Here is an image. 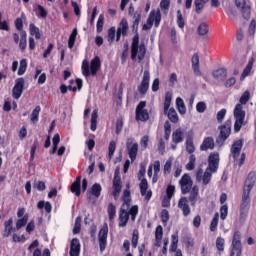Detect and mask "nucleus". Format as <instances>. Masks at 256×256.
I'll use <instances>...</instances> for the list:
<instances>
[{
    "label": "nucleus",
    "mask_w": 256,
    "mask_h": 256,
    "mask_svg": "<svg viewBox=\"0 0 256 256\" xmlns=\"http://www.w3.org/2000/svg\"><path fill=\"white\" fill-rule=\"evenodd\" d=\"M173 166V159L169 158L163 167V173L164 175H170L171 174V167Z\"/></svg>",
    "instance_id": "nucleus-57"
},
{
    "label": "nucleus",
    "mask_w": 256,
    "mask_h": 256,
    "mask_svg": "<svg viewBox=\"0 0 256 256\" xmlns=\"http://www.w3.org/2000/svg\"><path fill=\"white\" fill-rule=\"evenodd\" d=\"M14 25L17 31H20L19 49L22 53H25V50L27 49V31L23 30V19L17 18Z\"/></svg>",
    "instance_id": "nucleus-9"
},
{
    "label": "nucleus",
    "mask_w": 256,
    "mask_h": 256,
    "mask_svg": "<svg viewBox=\"0 0 256 256\" xmlns=\"http://www.w3.org/2000/svg\"><path fill=\"white\" fill-rule=\"evenodd\" d=\"M71 193H74L76 197L81 196V176H78L70 186Z\"/></svg>",
    "instance_id": "nucleus-30"
},
{
    "label": "nucleus",
    "mask_w": 256,
    "mask_h": 256,
    "mask_svg": "<svg viewBox=\"0 0 256 256\" xmlns=\"http://www.w3.org/2000/svg\"><path fill=\"white\" fill-rule=\"evenodd\" d=\"M81 233V216L75 219V224L73 228V235H79Z\"/></svg>",
    "instance_id": "nucleus-59"
},
{
    "label": "nucleus",
    "mask_w": 256,
    "mask_h": 256,
    "mask_svg": "<svg viewBox=\"0 0 256 256\" xmlns=\"http://www.w3.org/2000/svg\"><path fill=\"white\" fill-rule=\"evenodd\" d=\"M75 41H77V28H74L68 39V48L73 49L75 47Z\"/></svg>",
    "instance_id": "nucleus-43"
},
{
    "label": "nucleus",
    "mask_w": 256,
    "mask_h": 256,
    "mask_svg": "<svg viewBox=\"0 0 256 256\" xmlns=\"http://www.w3.org/2000/svg\"><path fill=\"white\" fill-rule=\"evenodd\" d=\"M213 149H215V139L211 136L205 137L200 145V151H213Z\"/></svg>",
    "instance_id": "nucleus-23"
},
{
    "label": "nucleus",
    "mask_w": 256,
    "mask_h": 256,
    "mask_svg": "<svg viewBox=\"0 0 256 256\" xmlns=\"http://www.w3.org/2000/svg\"><path fill=\"white\" fill-rule=\"evenodd\" d=\"M118 221V227H127V223H129V212L124 208L119 210Z\"/></svg>",
    "instance_id": "nucleus-26"
},
{
    "label": "nucleus",
    "mask_w": 256,
    "mask_h": 256,
    "mask_svg": "<svg viewBox=\"0 0 256 256\" xmlns=\"http://www.w3.org/2000/svg\"><path fill=\"white\" fill-rule=\"evenodd\" d=\"M169 137H171V124L169 121L164 123V139L169 141Z\"/></svg>",
    "instance_id": "nucleus-60"
},
{
    "label": "nucleus",
    "mask_w": 256,
    "mask_h": 256,
    "mask_svg": "<svg viewBox=\"0 0 256 256\" xmlns=\"http://www.w3.org/2000/svg\"><path fill=\"white\" fill-rule=\"evenodd\" d=\"M13 233V218H9L4 222V230L2 236L5 238L10 237Z\"/></svg>",
    "instance_id": "nucleus-32"
},
{
    "label": "nucleus",
    "mask_w": 256,
    "mask_h": 256,
    "mask_svg": "<svg viewBox=\"0 0 256 256\" xmlns=\"http://www.w3.org/2000/svg\"><path fill=\"white\" fill-rule=\"evenodd\" d=\"M227 215H229V206L224 204L220 207V219L225 221L227 219Z\"/></svg>",
    "instance_id": "nucleus-55"
},
{
    "label": "nucleus",
    "mask_w": 256,
    "mask_h": 256,
    "mask_svg": "<svg viewBox=\"0 0 256 256\" xmlns=\"http://www.w3.org/2000/svg\"><path fill=\"white\" fill-rule=\"evenodd\" d=\"M107 212H108L109 221H113V219H115V215H117V207H115L113 203H109Z\"/></svg>",
    "instance_id": "nucleus-47"
},
{
    "label": "nucleus",
    "mask_w": 256,
    "mask_h": 256,
    "mask_svg": "<svg viewBox=\"0 0 256 256\" xmlns=\"http://www.w3.org/2000/svg\"><path fill=\"white\" fill-rule=\"evenodd\" d=\"M146 167L141 164L138 172V180L140 181L139 188L140 194L142 197H145L146 201H151V197H153V192L149 189V182H147V178H145Z\"/></svg>",
    "instance_id": "nucleus-4"
},
{
    "label": "nucleus",
    "mask_w": 256,
    "mask_h": 256,
    "mask_svg": "<svg viewBox=\"0 0 256 256\" xmlns=\"http://www.w3.org/2000/svg\"><path fill=\"white\" fill-rule=\"evenodd\" d=\"M25 71H27V59L20 60V66L18 68L17 75H25Z\"/></svg>",
    "instance_id": "nucleus-56"
},
{
    "label": "nucleus",
    "mask_w": 256,
    "mask_h": 256,
    "mask_svg": "<svg viewBox=\"0 0 256 256\" xmlns=\"http://www.w3.org/2000/svg\"><path fill=\"white\" fill-rule=\"evenodd\" d=\"M160 219L163 223V225H167L169 222V211L167 209H163L160 214Z\"/></svg>",
    "instance_id": "nucleus-63"
},
{
    "label": "nucleus",
    "mask_w": 256,
    "mask_h": 256,
    "mask_svg": "<svg viewBox=\"0 0 256 256\" xmlns=\"http://www.w3.org/2000/svg\"><path fill=\"white\" fill-rule=\"evenodd\" d=\"M256 182V173L250 172L246 178L243 194H242V202L240 204V221H245L247 219V215H249V207L251 205V189L255 187Z\"/></svg>",
    "instance_id": "nucleus-1"
},
{
    "label": "nucleus",
    "mask_w": 256,
    "mask_h": 256,
    "mask_svg": "<svg viewBox=\"0 0 256 256\" xmlns=\"http://www.w3.org/2000/svg\"><path fill=\"white\" fill-rule=\"evenodd\" d=\"M191 63H192V69L194 71V75L196 77H201V69L199 68V54L194 53L192 58H191Z\"/></svg>",
    "instance_id": "nucleus-29"
},
{
    "label": "nucleus",
    "mask_w": 256,
    "mask_h": 256,
    "mask_svg": "<svg viewBox=\"0 0 256 256\" xmlns=\"http://www.w3.org/2000/svg\"><path fill=\"white\" fill-rule=\"evenodd\" d=\"M197 31L199 35H207L209 33V26L203 22L198 26Z\"/></svg>",
    "instance_id": "nucleus-62"
},
{
    "label": "nucleus",
    "mask_w": 256,
    "mask_h": 256,
    "mask_svg": "<svg viewBox=\"0 0 256 256\" xmlns=\"http://www.w3.org/2000/svg\"><path fill=\"white\" fill-rule=\"evenodd\" d=\"M171 245H170V253H175V256H183V252L181 249H177L179 245V234L176 232L175 234L171 235Z\"/></svg>",
    "instance_id": "nucleus-21"
},
{
    "label": "nucleus",
    "mask_w": 256,
    "mask_h": 256,
    "mask_svg": "<svg viewBox=\"0 0 256 256\" xmlns=\"http://www.w3.org/2000/svg\"><path fill=\"white\" fill-rule=\"evenodd\" d=\"M241 149H243V140H236L231 146V155L233 159H237L241 155Z\"/></svg>",
    "instance_id": "nucleus-24"
},
{
    "label": "nucleus",
    "mask_w": 256,
    "mask_h": 256,
    "mask_svg": "<svg viewBox=\"0 0 256 256\" xmlns=\"http://www.w3.org/2000/svg\"><path fill=\"white\" fill-rule=\"evenodd\" d=\"M253 63H255V58L254 57L249 58L248 63L243 70L242 77H247V75L251 73V69H253Z\"/></svg>",
    "instance_id": "nucleus-44"
},
{
    "label": "nucleus",
    "mask_w": 256,
    "mask_h": 256,
    "mask_svg": "<svg viewBox=\"0 0 256 256\" xmlns=\"http://www.w3.org/2000/svg\"><path fill=\"white\" fill-rule=\"evenodd\" d=\"M173 99V94L170 92H166L165 94V100H164V113L167 115V111H169V107H171V101Z\"/></svg>",
    "instance_id": "nucleus-41"
},
{
    "label": "nucleus",
    "mask_w": 256,
    "mask_h": 256,
    "mask_svg": "<svg viewBox=\"0 0 256 256\" xmlns=\"http://www.w3.org/2000/svg\"><path fill=\"white\" fill-rule=\"evenodd\" d=\"M131 245L133 249H137V245H139V230L134 229L131 238Z\"/></svg>",
    "instance_id": "nucleus-48"
},
{
    "label": "nucleus",
    "mask_w": 256,
    "mask_h": 256,
    "mask_svg": "<svg viewBox=\"0 0 256 256\" xmlns=\"http://www.w3.org/2000/svg\"><path fill=\"white\" fill-rule=\"evenodd\" d=\"M212 75L217 81H225L227 79V69L218 68L213 71Z\"/></svg>",
    "instance_id": "nucleus-33"
},
{
    "label": "nucleus",
    "mask_w": 256,
    "mask_h": 256,
    "mask_svg": "<svg viewBox=\"0 0 256 256\" xmlns=\"http://www.w3.org/2000/svg\"><path fill=\"white\" fill-rule=\"evenodd\" d=\"M133 17H134V21L131 26V29L133 32L137 33V29H139V23H141V14L135 13Z\"/></svg>",
    "instance_id": "nucleus-51"
},
{
    "label": "nucleus",
    "mask_w": 256,
    "mask_h": 256,
    "mask_svg": "<svg viewBox=\"0 0 256 256\" xmlns=\"http://www.w3.org/2000/svg\"><path fill=\"white\" fill-rule=\"evenodd\" d=\"M154 27L157 29L161 25V10H151L147 18V24L142 26L143 31H149Z\"/></svg>",
    "instance_id": "nucleus-6"
},
{
    "label": "nucleus",
    "mask_w": 256,
    "mask_h": 256,
    "mask_svg": "<svg viewBox=\"0 0 256 256\" xmlns=\"http://www.w3.org/2000/svg\"><path fill=\"white\" fill-rule=\"evenodd\" d=\"M103 25H105V15L100 14L98 17V20H97V24H96L97 33L103 32Z\"/></svg>",
    "instance_id": "nucleus-50"
},
{
    "label": "nucleus",
    "mask_w": 256,
    "mask_h": 256,
    "mask_svg": "<svg viewBox=\"0 0 256 256\" xmlns=\"http://www.w3.org/2000/svg\"><path fill=\"white\" fill-rule=\"evenodd\" d=\"M251 99V92L249 90H246L243 92L239 99V103L236 104L234 108V133H239L241 131V127L245 125V110H243V105H247L249 103V100Z\"/></svg>",
    "instance_id": "nucleus-2"
},
{
    "label": "nucleus",
    "mask_w": 256,
    "mask_h": 256,
    "mask_svg": "<svg viewBox=\"0 0 256 256\" xmlns=\"http://www.w3.org/2000/svg\"><path fill=\"white\" fill-rule=\"evenodd\" d=\"M130 187V184L126 185V189L124 190L122 196L123 205H126L127 207L131 206V190H129Z\"/></svg>",
    "instance_id": "nucleus-34"
},
{
    "label": "nucleus",
    "mask_w": 256,
    "mask_h": 256,
    "mask_svg": "<svg viewBox=\"0 0 256 256\" xmlns=\"http://www.w3.org/2000/svg\"><path fill=\"white\" fill-rule=\"evenodd\" d=\"M197 199H199V186L195 185L192 187L187 200L190 201L191 207H195L197 205Z\"/></svg>",
    "instance_id": "nucleus-28"
},
{
    "label": "nucleus",
    "mask_w": 256,
    "mask_h": 256,
    "mask_svg": "<svg viewBox=\"0 0 256 256\" xmlns=\"http://www.w3.org/2000/svg\"><path fill=\"white\" fill-rule=\"evenodd\" d=\"M74 83H76V86H72ZM69 89V91H73L75 93V91H81V89H83V80H81L80 78H77L76 80H70V84L69 86L65 85V84H61L60 86V91L62 93V95H65V93H67V90Z\"/></svg>",
    "instance_id": "nucleus-18"
},
{
    "label": "nucleus",
    "mask_w": 256,
    "mask_h": 256,
    "mask_svg": "<svg viewBox=\"0 0 256 256\" xmlns=\"http://www.w3.org/2000/svg\"><path fill=\"white\" fill-rule=\"evenodd\" d=\"M40 113H41V106H36L30 115V120L32 123H37L39 121Z\"/></svg>",
    "instance_id": "nucleus-45"
},
{
    "label": "nucleus",
    "mask_w": 256,
    "mask_h": 256,
    "mask_svg": "<svg viewBox=\"0 0 256 256\" xmlns=\"http://www.w3.org/2000/svg\"><path fill=\"white\" fill-rule=\"evenodd\" d=\"M23 89H25V78H17L15 80L14 87L12 88V97L14 99H21V96L23 95Z\"/></svg>",
    "instance_id": "nucleus-15"
},
{
    "label": "nucleus",
    "mask_w": 256,
    "mask_h": 256,
    "mask_svg": "<svg viewBox=\"0 0 256 256\" xmlns=\"http://www.w3.org/2000/svg\"><path fill=\"white\" fill-rule=\"evenodd\" d=\"M107 41L109 45H113V43L117 41V29L115 28V26H112L108 29Z\"/></svg>",
    "instance_id": "nucleus-35"
},
{
    "label": "nucleus",
    "mask_w": 256,
    "mask_h": 256,
    "mask_svg": "<svg viewBox=\"0 0 256 256\" xmlns=\"http://www.w3.org/2000/svg\"><path fill=\"white\" fill-rule=\"evenodd\" d=\"M178 209H181L182 215L184 217H189L191 215V207L189 206V200L187 197L182 196L178 201Z\"/></svg>",
    "instance_id": "nucleus-20"
},
{
    "label": "nucleus",
    "mask_w": 256,
    "mask_h": 256,
    "mask_svg": "<svg viewBox=\"0 0 256 256\" xmlns=\"http://www.w3.org/2000/svg\"><path fill=\"white\" fill-rule=\"evenodd\" d=\"M179 183L182 195H187V193L191 191V187H193V180H191V176H189V174H184Z\"/></svg>",
    "instance_id": "nucleus-19"
},
{
    "label": "nucleus",
    "mask_w": 256,
    "mask_h": 256,
    "mask_svg": "<svg viewBox=\"0 0 256 256\" xmlns=\"http://www.w3.org/2000/svg\"><path fill=\"white\" fill-rule=\"evenodd\" d=\"M169 7H171V0H161L160 9L163 13H169Z\"/></svg>",
    "instance_id": "nucleus-61"
},
{
    "label": "nucleus",
    "mask_w": 256,
    "mask_h": 256,
    "mask_svg": "<svg viewBox=\"0 0 256 256\" xmlns=\"http://www.w3.org/2000/svg\"><path fill=\"white\" fill-rule=\"evenodd\" d=\"M186 151L189 155H193L195 153V144L193 143V138L188 137L186 139Z\"/></svg>",
    "instance_id": "nucleus-46"
},
{
    "label": "nucleus",
    "mask_w": 256,
    "mask_h": 256,
    "mask_svg": "<svg viewBox=\"0 0 256 256\" xmlns=\"http://www.w3.org/2000/svg\"><path fill=\"white\" fill-rule=\"evenodd\" d=\"M107 237H109V227L105 224L98 233V243L101 253L107 249Z\"/></svg>",
    "instance_id": "nucleus-13"
},
{
    "label": "nucleus",
    "mask_w": 256,
    "mask_h": 256,
    "mask_svg": "<svg viewBox=\"0 0 256 256\" xmlns=\"http://www.w3.org/2000/svg\"><path fill=\"white\" fill-rule=\"evenodd\" d=\"M219 131L216 143L219 147H223L231 135V120H226L223 125L219 126Z\"/></svg>",
    "instance_id": "nucleus-5"
},
{
    "label": "nucleus",
    "mask_w": 256,
    "mask_h": 256,
    "mask_svg": "<svg viewBox=\"0 0 256 256\" xmlns=\"http://www.w3.org/2000/svg\"><path fill=\"white\" fill-rule=\"evenodd\" d=\"M176 107L180 115H185L187 113V108L185 107V102L181 97L176 98Z\"/></svg>",
    "instance_id": "nucleus-37"
},
{
    "label": "nucleus",
    "mask_w": 256,
    "mask_h": 256,
    "mask_svg": "<svg viewBox=\"0 0 256 256\" xmlns=\"http://www.w3.org/2000/svg\"><path fill=\"white\" fill-rule=\"evenodd\" d=\"M128 33H129V22L126 20V18H122L116 30V41L119 43V41H121V36L127 37Z\"/></svg>",
    "instance_id": "nucleus-17"
},
{
    "label": "nucleus",
    "mask_w": 256,
    "mask_h": 256,
    "mask_svg": "<svg viewBox=\"0 0 256 256\" xmlns=\"http://www.w3.org/2000/svg\"><path fill=\"white\" fill-rule=\"evenodd\" d=\"M102 191H103V187H101V184L99 183L93 184L90 191H88L87 193V200L91 201V195L96 199H99V197H101Z\"/></svg>",
    "instance_id": "nucleus-22"
},
{
    "label": "nucleus",
    "mask_w": 256,
    "mask_h": 256,
    "mask_svg": "<svg viewBox=\"0 0 256 256\" xmlns=\"http://www.w3.org/2000/svg\"><path fill=\"white\" fill-rule=\"evenodd\" d=\"M45 209L46 213H51V211L53 210V206L51 205V202L47 201H43V200H40L38 203H37V209Z\"/></svg>",
    "instance_id": "nucleus-39"
},
{
    "label": "nucleus",
    "mask_w": 256,
    "mask_h": 256,
    "mask_svg": "<svg viewBox=\"0 0 256 256\" xmlns=\"http://www.w3.org/2000/svg\"><path fill=\"white\" fill-rule=\"evenodd\" d=\"M196 161H197V158L195 157V154H192L189 156V162L186 164L187 171H193V169H195Z\"/></svg>",
    "instance_id": "nucleus-54"
},
{
    "label": "nucleus",
    "mask_w": 256,
    "mask_h": 256,
    "mask_svg": "<svg viewBox=\"0 0 256 256\" xmlns=\"http://www.w3.org/2000/svg\"><path fill=\"white\" fill-rule=\"evenodd\" d=\"M145 55H147V47L145 46V43H141L139 45V34H135L132 38L131 43V59L132 61H143L145 59Z\"/></svg>",
    "instance_id": "nucleus-3"
},
{
    "label": "nucleus",
    "mask_w": 256,
    "mask_h": 256,
    "mask_svg": "<svg viewBox=\"0 0 256 256\" xmlns=\"http://www.w3.org/2000/svg\"><path fill=\"white\" fill-rule=\"evenodd\" d=\"M147 101H140L136 106L135 110V120L141 121L142 123H146L149 119V110L146 109Z\"/></svg>",
    "instance_id": "nucleus-10"
},
{
    "label": "nucleus",
    "mask_w": 256,
    "mask_h": 256,
    "mask_svg": "<svg viewBox=\"0 0 256 256\" xmlns=\"http://www.w3.org/2000/svg\"><path fill=\"white\" fill-rule=\"evenodd\" d=\"M126 149L130 161L134 163L135 159H137V153H139V144L135 141V138H127Z\"/></svg>",
    "instance_id": "nucleus-11"
},
{
    "label": "nucleus",
    "mask_w": 256,
    "mask_h": 256,
    "mask_svg": "<svg viewBox=\"0 0 256 256\" xmlns=\"http://www.w3.org/2000/svg\"><path fill=\"white\" fill-rule=\"evenodd\" d=\"M29 33L31 37H35V39H41V31L39 30V27H36L33 23L29 25Z\"/></svg>",
    "instance_id": "nucleus-38"
},
{
    "label": "nucleus",
    "mask_w": 256,
    "mask_h": 256,
    "mask_svg": "<svg viewBox=\"0 0 256 256\" xmlns=\"http://www.w3.org/2000/svg\"><path fill=\"white\" fill-rule=\"evenodd\" d=\"M216 249L219 251H225V239L222 237H218L216 239Z\"/></svg>",
    "instance_id": "nucleus-64"
},
{
    "label": "nucleus",
    "mask_w": 256,
    "mask_h": 256,
    "mask_svg": "<svg viewBox=\"0 0 256 256\" xmlns=\"http://www.w3.org/2000/svg\"><path fill=\"white\" fill-rule=\"evenodd\" d=\"M112 189V195L115 199H117L121 193V189H123V182L121 181V175H119V168H117L114 172Z\"/></svg>",
    "instance_id": "nucleus-12"
},
{
    "label": "nucleus",
    "mask_w": 256,
    "mask_h": 256,
    "mask_svg": "<svg viewBox=\"0 0 256 256\" xmlns=\"http://www.w3.org/2000/svg\"><path fill=\"white\" fill-rule=\"evenodd\" d=\"M38 77V85H43L45 84V81H47V74L42 73L41 74V69H36L34 79H37Z\"/></svg>",
    "instance_id": "nucleus-40"
},
{
    "label": "nucleus",
    "mask_w": 256,
    "mask_h": 256,
    "mask_svg": "<svg viewBox=\"0 0 256 256\" xmlns=\"http://www.w3.org/2000/svg\"><path fill=\"white\" fill-rule=\"evenodd\" d=\"M166 114L171 123H179V115H177V111H175V108L168 109Z\"/></svg>",
    "instance_id": "nucleus-36"
},
{
    "label": "nucleus",
    "mask_w": 256,
    "mask_h": 256,
    "mask_svg": "<svg viewBox=\"0 0 256 256\" xmlns=\"http://www.w3.org/2000/svg\"><path fill=\"white\" fill-rule=\"evenodd\" d=\"M82 75H84V77L91 75V69H89V62L87 60L82 62Z\"/></svg>",
    "instance_id": "nucleus-58"
},
{
    "label": "nucleus",
    "mask_w": 256,
    "mask_h": 256,
    "mask_svg": "<svg viewBox=\"0 0 256 256\" xmlns=\"http://www.w3.org/2000/svg\"><path fill=\"white\" fill-rule=\"evenodd\" d=\"M99 117V113L97 110H93L91 114V125L90 129L91 131H97V119Z\"/></svg>",
    "instance_id": "nucleus-42"
},
{
    "label": "nucleus",
    "mask_w": 256,
    "mask_h": 256,
    "mask_svg": "<svg viewBox=\"0 0 256 256\" xmlns=\"http://www.w3.org/2000/svg\"><path fill=\"white\" fill-rule=\"evenodd\" d=\"M150 81H151V74L149 73L148 70H145L143 73L142 81L140 85H138V92L140 93V95H142V97H145V95H147V91H149Z\"/></svg>",
    "instance_id": "nucleus-16"
},
{
    "label": "nucleus",
    "mask_w": 256,
    "mask_h": 256,
    "mask_svg": "<svg viewBox=\"0 0 256 256\" xmlns=\"http://www.w3.org/2000/svg\"><path fill=\"white\" fill-rule=\"evenodd\" d=\"M236 9L239 11L240 15L249 21L251 19V3L247 0H235Z\"/></svg>",
    "instance_id": "nucleus-8"
},
{
    "label": "nucleus",
    "mask_w": 256,
    "mask_h": 256,
    "mask_svg": "<svg viewBox=\"0 0 256 256\" xmlns=\"http://www.w3.org/2000/svg\"><path fill=\"white\" fill-rule=\"evenodd\" d=\"M81 253V242L79 238H73L70 243V256H79Z\"/></svg>",
    "instance_id": "nucleus-25"
},
{
    "label": "nucleus",
    "mask_w": 256,
    "mask_h": 256,
    "mask_svg": "<svg viewBox=\"0 0 256 256\" xmlns=\"http://www.w3.org/2000/svg\"><path fill=\"white\" fill-rule=\"evenodd\" d=\"M117 149V143L115 141H111L108 146V159L111 161L113 159V155H115V151Z\"/></svg>",
    "instance_id": "nucleus-53"
},
{
    "label": "nucleus",
    "mask_w": 256,
    "mask_h": 256,
    "mask_svg": "<svg viewBox=\"0 0 256 256\" xmlns=\"http://www.w3.org/2000/svg\"><path fill=\"white\" fill-rule=\"evenodd\" d=\"M218 225H219V213L216 212L214 214L213 219L211 220V223H210V231H212V233L217 231V226Z\"/></svg>",
    "instance_id": "nucleus-52"
},
{
    "label": "nucleus",
    "mask_w": 256,
    "mask_h": 256,
    "mask_svg": "<svg viewBox=\"0 0 256 256\" xmlns=\"http://www.w3.org/2000/svg\"><path fill=\"white\" fill-rule=\"evenodd\" d=\"M183 139H185V134L183 133V130H181V128L176 129L172 133V142L175 145H179V143H183Z\"/></svg>",
    "instance_id": "nucleus-31"
},
{
    "label": "nucleus",
    "mask_w": 256,
    "mask_h": 256,
    "mask_svg": "<svg viewBox=\"0 0 256 256\" xmlns=\"http://www.w3.org/2000/svg\"><path fill=\"white\" fill-rule=\"evenodd\" d=\"M219 161V152H211L208 156L207 171H210L211 173H217V170L219 169Z\"/></svg>",
    "instance_id": "nucleus-14"
},
{
    "label": "nucleus",
    "mask_w": 256,
    "mask_h": 256,
    "mask_svg": "<svg viewBox=\"0 0 256 256\" xmlns=\"http://www.w3.org/2000/svg\"><path fill=\"white\" fill-rule=\"evenodd\" d=\"M230 256H241L243 255V245L241 244V232L236 230L232 238Z\"/></svg>",
    "instance_id": "nucleus-7"
},
{
    "label": "nucleus",
    "mask_w": 256,
    "mask_h": 256,
    "mask_svg": "<svg viewBox=\"0 0 256 256\" xmlns=\"http://www.w3.org/2000/svg\"><path fill=\"white\" fill-rule=\"evenodd\" d=\"M27 221H29V214H25L22 218L18 219L16 222L17 231L22 229V227H25V225H27Z\"/></svg>",
    "instance_id": "nucleus-49"
},
{
    "label": "nucleus",
    "mask_w": 256,
    "mask_h": 256,
    "mask_svg": "<svg viewBox=\"0 0 256 256\" xmlns=\"http://www.w3.org/2000/svg\"><path fill=\"white\" fill-rule=\"evenodd\" d=\"M99 69H101V59L99 58V56H96L90 62V73L92 77H95V75H97Z\"/></svg>",
    "instance_id": "nucleus-27"
}]
</instances>
